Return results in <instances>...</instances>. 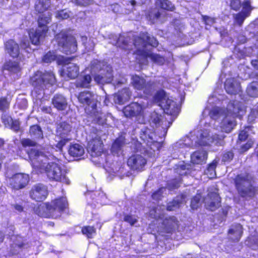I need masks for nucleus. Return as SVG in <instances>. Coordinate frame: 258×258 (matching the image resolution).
<instances>
[{
	"mask_svg": "<svg viewBox=\"0 0 258 258\" xmlns=\"http://www.w3.org/2000/svg\"><path fill=\"white\" fill-rule=\"evenodd\" d=\"M113 38L111 41L113 45L121 47L123 49L130 50L132 49L133 45L136 48V58L138 62L141 64H145L147 62L148 58H150L154 62L162 65L165 62L164 57L159 54L152 53L150 51V47H156L158 45V42L154 37H150L147 33H143L138 37L135 38L134 42H127L128 37L120 35L118 37L116 35H112Z\"/></svg>",
	"mask_w": 258,
	"mask_h": 258,
	"instance_id": "1",
	"label": "nucleus"
},
{
	"mask_svg": "<svg viewBox=\"0 0 258 258\" xmlns=\"http://www.w3.org/2000/svg\"><path fill=\"white\" fill-rule=\"evenodd\" d=\"M220 95L219 97L216 93L211 95L208 101V105L203 112V115L209 114L211 118L214 119H222L220 123V128L221 132L229 133L236 125L235 118L240 117L245 113V107L242 103L234 101L231 102L227 106L226 110L218 107H212L210 105L217 103L220 101Z\"/></svg>",
	"mask_w": 258,
	"mask_h": 258,
	"instance_id": "2",
	"label": "nucleus"
},
{
	"mask_svg": "<svg viewBox=\"0 0 258 258\" xmlns=\"http://www.w3.org/2000/svg\"><path fill=\"white\" fill-rule=\"evenodd\" d=\"M28 155L33 168L41 173L44 172L50 180L70 184L71 181L67 176V169L60 164L59 160L55 159L53 161H49L50 158H53V156L49 155L48 157L35 149H32L28 152Z\"/></svg>",
	"mask_w": 258,
	"mask_h": 258,
	"instance_id": "3",
	"label": "nucleus"
},
{
	"mask_svg": "<svg viewBox=\"0 0 258 258\" xmlns=\"http://www.w3.org/2000/svg\"><path fill=\"white\" fill-rule=\"evenodd\" d=\"M224 138L223 134L217 135L214 131L211 133L207 130H194L183 140L176 142L174 148L175 150L184 153L186 148H194L199 146L221 145Z\"/></svg>",
	"mask_w": 258,
	"mask_h": 258,
	"instance_id": "4",
	"label": "nucleus"
},
{
	"mask_svg": "<svg viewBox=\"0 0 258 258\" xmlns=\"http://www.w3.org/2000/svg\"><path fill=\"white\" fill-rule=\"evenodd\" d=\"M50 4V0L36 1L35 9L39 13L42 14L38 18V28L36 30L31 29L29 32L32 43L34 45H38L40 41L46 36L48 30L47 25L50 22L51 15L49 11L44 13L48 10Z\"/></svg>",
	"mask_w": 258,
	"mask_h": 258,
	"instance_id": "5",
	"label": "nucleus"
},
{
	"mask_svg": "<svg viewBox=\"0 0 258 258\" xmlns=\"http://www.w3.org/2000/svg\"><path fill=\"white\" fill-rule=\"evenodd\" d=\"M78 98L81 103L86 104L85 112L93 117L94 121L99 123L106 122L105 115L97 108V95L90 92H83L79 94Z\"/></svg>",
	"mask_w": 258,
	"mask_h": 258,
	"instance_id": "6",
	"label": "nucleus"
},
{
	"mask_svg": "<svg viewBox=\"0 0 258 258\" xmlns=\"http://www.w3.org/2000/svg\"><path fill=\"white\" fill-rule=\"evenodd\" d=\"M68 205L66 198H57L50 203H42L35 209V212L40 216L45 218H56Z\"/></svg>",
	"mask_w": 258,
	"mask_h": 258,
	"instance_id": "7",
	"label": "nucleus"
},
{
	"mask_svg": "<svg viewBox=\"0 0 258 258\" xmlns=\"http://www.w3.org/2000/svg\"><path fill=\"white\" fill-rule=\"evenodd\" d=\"M31 81L34 89L32 92L33 95L40 99L43 94V90L52 86L55 82L54 74L52 72L42 73L37 71L31 77Z\"/></svg>",
	"mask_w": 258,
	"mask_h": 258,
	"instance_id": "8",
	"label": "nucleus"
},
{
	"mask_svg": "<svg viewBox=\"0 0 258 258\" xmlns=\"http://www.w3.org/2000/svg\"><path fill=\"white\" fill-rule=\"evenodd\" d=\"M90 71L94 81L98 84H104L113 81L112 68L104 62L97 59L93 60L91 63Z\"/></svg>",
	"mask_w": 258,
	"mask_h": 258,
	"instance_id": "9",
	"label": "nucleus"
},
{
	"mask_svg": "<svg viewBox=\"0 0 258 258\" xmlns=\"http://www.w3.org/2000/svg\"><path fill=\"white\" fill-rule=\"evenodd\" d=\"M147 99L134 102L125 106L123 109V113L126 117L135 118L139 123H144L145 121V109L148 106Z\"/></svg>",
	"mask_w": 258,
	"mask_h": 258,
	"instance_id": "10",
	"label": "nucleus"
},
{
	"mask_svg": "<svg viewBox=\"0 0 258 258\" xmlns=\"http://www.w3.org/2000/svg\"><path fill=\"white\" fill-rule=\"evenodd\" d=\"M153 101L157 103L166 114L170 115L174 118L179 112L180 108L177 103L169 99L164 91L158 92L153 97Z\"/></svg>",
	"mask_w": 258,
	"mask_h": 258,
	"instance_id": "11",
	"label": "nucleus"
},
{
	"mask_svg": "<svg viewBox=\"0 0 258 258\" xmlns=\"http://www.w3.org/2000/svg\"><path fill=\"white\" fill-rule=\"evenodd\" d=\"M158 138L160 140L157 138L155 133L151 132L150 130L147 128L142 129L140 138L147 146V153L152 154L159 151L162 147V140L160 136Z\"/></svg>",
	"mask_w": 258,
	"mask_h": 258,
	"instance_id": "12",
	"label": "nucleus"
},
{
	"mask_svg": "<svg viewBox=\"0 0 258 258\" xmlns=\"http://www.w3.org/2000/svg\"><path fill=\"white\" fill-rule=\"evenodd\" d=\"M55 38L58 45L61 47V51L65 53L71 54L77 51L76 38L68 34V32L62 31L56 35Z\"/></svg>",
	"mask_w": 258,
	"mask_h": 258,
	"instance_id": "13",
	"label": "nucleus"
},
{
	"mask_svg": "<svg viewBox=\"0 0 258 258\" xmlns=\"http://www.w3.org/2000/svg\"><path fill=\"white\" fill-rule=\"evenodd\" d=\"M251 176L246 174L238 175L235 179V184L239 194L242 197H251L254 190L251 185Z\"/></svg>",
	"mask_w": 258,
	"mask_h": 258,
	"instance_id": "14",
	"label": "nucleus"
},
{
	"mask_svg": "<svg viewBox=\"0 0 258 258\" xmlns=\"http://www.w3.org/2000/svg\"><path fill=\"white\" fill-rule=\"evenodd\" d=\"M100 134H93L88 142L87 151L92 157H99L103 153V142Z\"/></svg>",
	"mask_w": 258,
	"mask_h": 258,
	"instance_id": "15",
	"label": "nucleus"
},
{
	"mask_svg": "<svg viewBox=\"0 0 258 258\" xmlns=\"http://www.w3.org/2000/svg\"><path fill=\"white\" fill-rule=\"evenodd\" d=\"M131 83L135 89L143 91L146 95L151 93L155 88L153 82L150 80L147 81L143 77L138 75L132 76Z\"/></svg>",
	"mask_w": 258,
	"mask_h": 258,
	"instance_id": "16",
	"label": "nucleus"
},
{
	"mask_svg": "<svg viewBox=\"0 0 258 258\" xmlns=\"http://www.w3.org/2000/svg\"><path fill=\"white\" fill-rule=\"evenodd\" d=\"M71 131V125L66 122H62L58 125L57 133L61 138L56 145V148L58 150H60L66 143L71 139L69 137V133Z\"/></svg>",
	"mask_w": 258,
	"mask_h": 258,
	"instance_id": "17",
	"label": "nucleus"
},
{
	"mask_svg": "<svg viewBox=\"0 0 258 258\" xmlns=\"http://www.w3.org/2000/svg\"><path fill=\"white\" fill-rule=\"evenodd\" d=\"M7 181L12 188L19 189L24 187L28 183L29 177L28 174L18 173L12 177L7 176Z\"/></svg>",
	"mask_w": 258,
	"mask_h": 258,
	"instance_id": "18",
	"label": "nucleus"
},
{
	"mask_svg": "<svg viewBox=\"0 0 258 258\" xmlns=\"http://www.w3.org/2000/svg\"><path fill=\"white\" fill-rule=\"evenodd\" d=\"M241 6V12L234 16L235 22L239 25H241L245 18L250 15L252 10L250 5V2L248 0L243 2Z\"/></svg>",
	"mask_w": 258,
	"mask_h": 258,
	"instance_id": "19",
	"label": "nucleus"
},
{
	"mask_svg": "<svg viewBox=\"0 0 258 258\" xmlns=\"http://www.w3.org/2000/svg\"><path fill=\"white\" fill-rule=\"evenodd\" d=\"M204 202L207 209L214 211L220 206V198L215 190L213 192H210Z\"/></svg>",
	"mask_w": 258,
	"mask_h": 258,
	"instance_id": "20",
	"label": "nucleus"
},
{
	"mask_svg": "<svg viewBox=\"0 0 258 258\" xmlns=\"http://www.w3.org/2000/svg\"><path fill=\"white\" fill-rule=\"evenodd\" d=\"M48 195L47 187L41 184L33 186L30 192L31 198L36 201L44 200Z\"/></svg>",
	"mask_w": 258,
	"mask_h": 258,
	"instance_id": "21",
	"label": "nucleus"
},
{
	"mask_svg": "<svg viewBox=\"0 0 258 258\" xmlns=\"http://www.w3.org/2000/svg\"><path fill=\"white\" fill-rule=\"evenodd\" d=\"M146 164V160L142 155H133L127 160V165L132 169L141 171Z\"/></svg>",
	"mask_w": 258,
	"mask_h": 258,
	"instance_id": "22",
	"label": "nucleus"
},
{
	"mask_svg": "<svg viewBox=\"0 0 258 258\" xmlns=\"http://www.w3.org/2000/svg\"><path fill=\"white\" fill-rule=\"evenodd\" d=\"M79 71V67L76 64L69 62L63 66L62 75H66L70 79H74L78 76Z\"/></svg>",
	"mask_w": 258,
	"mask_h": 258,
	"instance_id": "23",
	"label": "nucleus"
},
{
	"mask_svg": "<svg viewBox=\"0 0 258 258\" xmlns=\"http://www.w3.org/2000/svg\"><path fill=\"white\" fill-rule=\"evenodd\" d=\"M225 88L228 94H235L240 91V86L234 78L227 79L225 83Z\"/></svg>",
	"mask_w": 258,
	"mask_h": 258,
	"instance_id": "24",
	"label": "nucleus"
},
{
	"mask_svg": "<svg viewBox=\"0 0 258 258\" xmlns=\"http://www.w3.org/2000/svg\"><path fill=\"white\" fill-rule=\"evenodd\" d=\"M6 52L12 57H17L20 54V49L18 43L13 40H9L5 43Z\"/></svg>",
	"mask_w": 258,
	"mask_h": 258,
	"instance_id": "25",
	"label": "nucleus"
},
{
	"mask_svg": "<svg viewBox=\"0 0 258 258\" xmlns=\"http://www.w3.org/2000/svg\"><path fill=\"white\" fill-rule=\"evenodd\" d=\"M242 233V228L240 224H236L231 226L228 231L230 239L234 241L239 240Z\"/></svg>",
	"mask_w": 258,
	"mask_h": 258,
	"instance_id": "26",
	"label": "nucleus"
},
{
	"mask_svg": "<svg viewBox=\"0 0 258 258\" xmlns=\"http://www.w3.org/2000/svg\"><path fill=\"white\" fill-rule=\"evenodd\" d=\"M131 96V94L129 89L125 88L114 96L113 100L115 103L123 104L129 100Z\"/></svg>",
	"mask_w": 258,
	"mask_h": 258,
	"instance_id": "27",
	"label": "nucleus"
},
{
	"mask_svg": "<svg viewBox=\"0 0 258 258\" xmlns=\"http://www.w3.org/2000/svg\"><path fill=\"white\" fill-rule=\"evenodd\" d=\"M125 137L121 136L118 137L113 143L111 147V151L113 154L118 156L121 153L123 146L125 144Z\"/></svg>",
	"mask_w": 258,
	"mask_h": 258,
	"instance_id": "28",
	"label": "nucleus"
},
{
	"mask_svg": "<svg viewBox=\"0 0 258 258\" xmlns=\"http://www.w3.org/2000/svg\"><path fill=\"white\" fill-rule=\"evenodd\" d=\"M207 155L204 150L196 151L191 155V161L194 164H202L205 161Z\"/></svg>",
	"mask_w": 258,
	"mask_h": 258,
	"instance_id": "29",
	"label": "nucleus"
},
{
	"mask_svg": "<svg viewBox=\"0 0 258 258\" xmlns=\"http://www.w3.org/2000/svg\"><path fill=\"white\" fill-rule=\"evenodd\" d=\"M69 154L74 157H80L84 155L85 150L84 147L78 144L72 145L69 150Z\"/></svg>",
	"mask_w": 258,
	"mask_h": 258,
	"instance_id": "30",
	"label": "nucleus"
},
{
	"mask_svg": "<svg viewBox=\"0 0 258 258\" xmlns=\"http://www.w3.org/2000/svg\"><path fill=\"white\" fill-rule=\"evenodd\" d=\"M52 103L58 110H64L67 106L66 98L61 95H55L53 99Z\"/></svg>",
	"mask_w": 258,
	"mask_h": 258,
	"instance_id": "31",
	"label": "nucleus"
},
{
	"mask_svg": "<svg viewBox=\"0 0 258 258\" xmlns=\"http://www.w3.org/2000/svg\"><path fill=\"white\" fill-rule=\"evenodd\" d=\"M162 226L165 229V231L167 233L171 232L176 225V221L174 217L166 218L162 222Z\"/></svg>",
	"mask_w": 258,
	"mask_h": 258,
	"instance_id": "32",
	"label": "nucleus"
},
{
	"mask_svg": "<svg viewBox=\"0 0 258 258\" xmlns=\"http://www.w3.org/2000/svg\"><path fill=\"white\" fill-rule=\"evenodd\" d=\"M91 81L90 75H81L77 81V86L88 88L90 86Z\"/></svg>",
	"mask_w": 258,
	"mask_h": 258,
	"instance_id": "33",
	"label": "nucleus"
},
{
	"mask_svg": "<svg viewBox=\"0 0 258 258\" xmlns=\"http://www.w3.org/2000/svg\"><path fill=\"white\" fill-rule=\"evenodd\" d=\"M4 70L14 74L18 73L21 70L18 62L12 60L6 62L4 64Z\"/></svg>",
	"mask_w": 258,
	"mask_h": 258,
	"instance_id": "34",
	"label": "nucleus"
},
{
	"mask_svg": "<svg viewBox=\"0 0 258 258\" xmlns=\"http://www.w3.org/2000/svg\"><path fill=\"white\" fill-rule=\"evenodd\" d=\"M164 207L163 208L159 206L155 209H152L150 212V215L151 217L157 219V220H162L163 219Z\"/></svg>",
	"mask_w": 258,
	"mask_h": 258,
	"instance_id": "35",
	"label": "nucleus"
},
{
	"mask_svg": "<svg viewBox=\"0 0 258 258\" xmlns=\"http://www.w3.org/2000/svg\"><path fill=\"white\" fill-rule=\"evenodd\" d=\"M30 136L34 139H39L43 138V133L40 127L37 125H33L30 128Z\"/></svg>",
	"mask_w": 258,
	"mask_h": 258,
	"instance_id": "36",
	"label": "nucleus"
},
{
	"mask_svg": "<svg viewBox=\"0 0 258 258\" xmlns=\"http://www.w3.org/2000/svg\"><path fill=\"white\" fill-rule=\"evenodd\" d=\"M247 94L252 97H258V82H254L251 83L247 88Z\"/></svg>",
	"mask_w": 258,
	"mask_h": 258,
	"instance_id": "37",
	"label": "nucleus"
},
{
	"mask_svg": "<svg viewBox=\"0 0 258 258\" xmlns=\"http://www.w3.org/2000/svg\"><path fill=\"white\" fill-rule=\"evenodd\" d=\"M156 3L157 6L163 9L172 11L174 9V6L168 0H157Z\"/></svg>",
	"mask_w": 258,
	"mask_h": 258,
	"instance_id": "38",
	"label": "nucleus"
},
{
	"mask_svg": "<svg viewBox=\"0 0 258 258\" xmlns=\"http://www.w3.org/2000/svg\"><path fill=\"white\" fill-rule=\"evenodd\" d=\"M82 233L89 238H92L96 234L95 229L92 226H85L82 229Z\"/></svg>",
	"mask_w": 258,
	"mask_h": 258,
	"instance_id": "39",
	"label": "nucleus"
},
{
	"mask_svg": "<svg viewBox=\"0 0 258 258\" xmlns=\"http://www.w3.org/2000/svg\"><path fill=\"white\" fill-rule=\"evenodd\" d=\"M217 165V162L214 161L210 164L206 171V174L208 175L209 178H213L216 176L215 168Z\"/></svg>",
	"mask_w": 258,
	"mask_h": 258,
	"instance_id": "40",
	"label": "nucleus"
},
{
	"mask_svg": "<svg viewBox=\"0 0 258 258\" xmlns=\"http://www.w3.org/2000/svg\"><path fill=\"white\" fill-rule=\"evenodd\" d=\"M162 116L154 112L151 116V121L154 123L155 126L157 127L163 125V121H161Z\"/></svg>",
	"mask_w": 258,
	"mask_h": 258,
	"instance_id": "41",
	"label": "nucleus"
},
{
	"mask_svg": "<svg viewBox=\"0 0 258 258\" xmlns=\"http://www.w3.org/2000/svg\"><path fill=\"white\" fill-rule=\"evenodd\" d=\"M160 13L156 10L149 13L147 16L148 19L152 24L155 23L160 17Z\"/></svg>",
	"mask_w": 258,
	"mask_h": 258,
	"instance_id": "42",
	"label": "nucleus"
},
{
	"mask_svg": "<svg viewBox=\"0 0 258 258\" xmlns=\"http://www.w3.org/2000/svg\"><path fill=\"white\" fill-rule=\"evenodd\" d=\"M201 196L200 194H197L191 201V208L192 209H197L201 204Z\"/></svg>",
	"mask_w": 258,
	"mask_h": 258,
	"instance_id": "43",
	"label": "nucleus"
},
{
	"mask_svg": "<svg viewBox=\"0 0 258 258\" xmlns=\"http://www.w3.org/2000/svg\"><path fill=\"white\" fill-rule=\"evenodd\" d=\"M56 58V54L54 52L49 51L43 57V61L46 63L51 62Z\"/></svg>",
	"mask_w": 258,
	"mask_h": 258,
	"instance_id": "44",
	"label": "nucleus"
},
{
	"mask_svg": "<svg viewBox=\"0 0 258 258\" xmlns=\"http://www.w3.org/2000/svg\"><path fill=\"white\" fill-rule=\"evenodd\" d=\"M9 237H10L11 239L13 241V245H15V246H17L19 248L23 247V244L22 242V237L19 236H15V235H8Z\"/></svg>",
	"mask_w": 258,
	"mask_h": 258,
	"instance_id": "45",
	"label": "nucleus"
},
{
	"mask_svg": "<svg viewBox=\"0 0 258 258\" xmlns=\"http://www.w3.org/2000/svg\"><path fill=\"white\" fill-rule=\"evenodd\" d=\"M123 220L128 223L131 225H134L138 221L136 216L130 215H125Z\"/></svg>",
	"mask_w": 258,
	"mask_h": 258,
	"instance_id": "46",
	"label": "nucleus"
},
{
	"mask_svg": "<svg viewBox=\"0 0 258 258\" xmlns=\"http://www.w3.org/2000/svg\"><path fill=\"white\" fill-rule=\"evenodd\" d=\"M182 201L179 202L177 200H174L171 203H169L167 207V210L168 211H173L174 209L177 208L179 207V204L181 203Z\"/></svg>",
	"mask_w": 258,
	"mask_h": 258,
	"instance_id": "47",
	"label": "nucleus"
},
{
	"mask_svg": "<svg viewBox=\"0 0 258 258\" xmlns=\"http://www.w3.org/2000/svg\"><path fill=\"white\" fill-rule=\"evenodd\" d=\"M70 17V13L66 10H62L58 12L56 15V17L59 19H66Z\"/></svg>",
	"mask_w": 258,
	"mask_h": 258,
	"instance_id": "48",
	"label": "nucleus"
},
{
	"mask_svg": "<svg viewBox=\"0 0 258 258\" xmlns=\"http://www.w3.org/2000/svg\"><path fill=\"white\" fill-rule=\"evenodd\" d=\"M166 190V188L162 187L158 190L156 191L152 195V198L155 200H158L160 199L162 194Z\"/></svg>",
	"mask_w": 258,
	"mask_h": 258,
	"instance_id": "49",
	"label": "nucleus"
},
{
	"mask_svg": "<svg viewBox=\"0 0 258 258\" xmlns=\"http://www.w3.org/2000/svg\"><path fill=\"white\" fill-rule=\"evenodd\" d=\"M82 44L84 45L86 48H88V50H92L94 46V43L91 42L88 45H87V37L85 36H81Z\"/></svg>",
	"mask_w": 258,
	"mask_h": 258,
	"instance_id": "50",
	"label": "nucleus"
},
{
	"mask_svg": "<svg viewBox=\"0 0 258 258\" xmlns=\"http://www.w3.org/2000/svg\"><path fill=\"white\" fill-rule=\"evenodd\" d=\"M180 182V179L178 180H173L168 184V188L169 190H171L174 188H177L179 186V184Z\"/></svg>",
	"mask_w": 258,
	"mask_h": 258,
	"instance_id": "51",
	"label": "nucleus"
},
{
	"mask_svg": "<svg viewBox=\"0 0 258 258\" xmlns=\"http://www.w3.org/2000/svg\"><path fill=\"white\" fill-rule=\"evenodd\" d=\"M9 106V102L6 98L0 99V110H4L7 109Z\"/></svg>",
	"mask_w": 258,
	"mask_h": 258,
	"instance_id": "52",
	"label": "nucleus"
},
{
	"mask_svg": "<svg viewBox=\"0 0 258 258\" xmlns=\"http://www.w3.org/2000/svg\"><path fill=\"white\" fill-rule=\"evenodd\" d=\"M21 143L23 146L24 147L29 146H34L35 145V142L29 139H23L21 141Z\"/></svg>",
	"mask_w": 258,
	"mask_h": 258,
	"instance_id": "53",
	"label": "nucleus"
},
{
	"mask_svg": "<svg viewBox=\"0 0 258 258\" xmlns=\"http://www.w3.org/2000/svg\"><path fill=\"white\" fill-rule=\"evenodd\" d=\"M216 20L215 19L209 17L205 18V24L207 26H213L215 28H216V26L215 25Z\"/></svg>",
	"mask_w": 258,
	"mask_h": 258,
	"instance_id": "54",
	"label": "nucleus"
},
{
	"mask_svg": "<svg viewBox=\"0 0 258 258\" xmlns=\"http://www.w3.org/2000/svg\"><path fill=\"white\" fill-rule=\"evenodd\" d=\"M250 127H247L244 130L241 131L239 135V140L244 141L248 136L246 130H249Z\"/></svg>",
	"mask_w": 258,
	"mask_h": 258,
	"instance_id": "55",
	"label": "nucleus"
},
{
	"mask_svg": "<svg viewBox=\"0 0 258 258\" xmlns=\"http://www.w3.org/2000/svg\"><path fill=\"white\" fill-rule=\"evenodd\" d=\"M241 6L239 0H232L231 2V7L234 10H238Z\"/></svg>",
	"mask_w": 258,
	"mask_h": 258,
	"instance_id": "56",
	"label": "nucleus"
},
{
	"mask_svg": "<svg viewBox=\"0 0 258 258\" xmlns=\"http://www.w3.org/2000/svg\"><path fill=\"white\" fill-rule=\"evenodd\" d=\"M233 157V154L231 152H227L223 155L222 160L224 162L229 161Z\"/></svg>",
	"mask_w": 258,
	"mask_h": 258,
	"instance_id": "57",
	"label": "nucleus"
},
{
	"mask_svg": "<svg viewBox=\"0 0 258 258\" xmlns=\"http://www.w3.org/2000/svg\"><path fill=\"white\" fill-rule=\"evenodd\" d=\"M92 0H76V3L81 6H86L92 3Z\"/></svg>",
	"mask_w": 258,
	"mask_h": 258,
	"instance_id": "58",
	"label": "nucleus"
},
{
	"mask_svg": "<svg viewBox=\"0 0 258 258\" xmlns=\"http://www.w3.org/2000/svg\"><path fill=\"white\" fill-rule=\"evenodd\" d=\"M20 127V122L18 120H12L11 128L15 131H18Z\"/></svg>",
	"mask_w": 258,
	"mask_h": 258,
	"instance_id": "59",
	"label": "nucleus"
},
{
	"mask_svg": "<svg viewBox=\"0 0 258 258\" xmlns=\"http://www.w3.org/2000/svg\"><path fill=\"white\" fill-rule=\"evenodd\" d=\"M253 141L251 140H248L245 145L242 147V151L244 152L247 151L252 146L253 144Z\"/></svg>",
	"mask_w": 258,
	"mask_h": 258,
	"instance_id": "60",
	"label": "nucleus"
},
{
	"mask_svg": "<svg viewBox=\"0 0 258 258\" xmlns=\"http://www.w3.org/2000/svg\"><path fill=\"white\" fill-rule=\"evenodd\" d=\"M30 45L29 42L28 41H23L22 42V47L26 49V51L30 52L29 50H31V49L29 48V46Z\"/></svg>",
	"mask_w": 258,
	"mask_h": 258,
	"instance_id": "61",
	"label": "nucleus"
},
{
	"mask_svg": "<svg viewBox=\"0 0 258 258\" xmlns=\"http://www.w3.org/2000/svg\"><path fill=\"white\" fill-rule=\"evenodd\" d=\"M114 81L113 84L114 85H115L116 84L118 85V84H123V83H124L126 82V80L125 79H124V78H122V79H121V80L120 81Z\"/></svg>",
	"mask_w": 258,
	"mask_h": 258,
	"instance_id": "62",
	"label": "nucleus"
},
{
	"mask_svg": "<svg viewBox=\"0 0 258 258\" xmlns=\"http://www.w3.org/2000/svg\"><path fill=\"white\" fill-rule=\"evenodd\" d=\"M15 209L19 212L23 211V207L21 205H16L14 206Z\"/></svg>",
	"mask_w": 258,
	"mask_h": 258,
	"instance_id": "63",
	"label": "nucleus"
},
{
	"mask_svg": "<svg viewBox=\"0 0 258 258\" xmlns=\"http://www.w3.org/2000/svg\"><path fill=\"white\" fill-rule=\"evenodd\" d=\"M251 64L255 68L258 69V60H252Z\"/></svg>",
	"mask_w": 258,
	"mask_h": 258,
	"instance_id": "64",
	"label": "nucleus"
}]
</instances>
